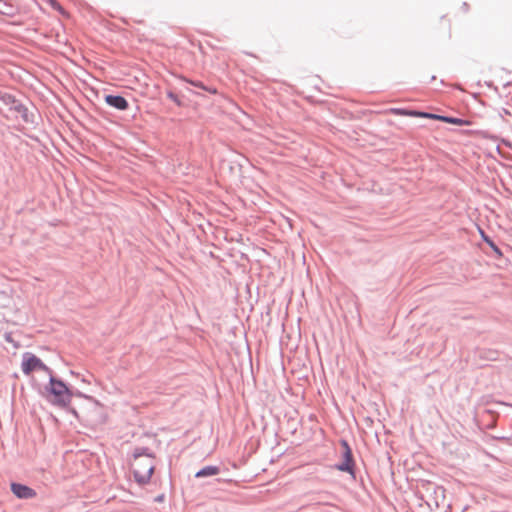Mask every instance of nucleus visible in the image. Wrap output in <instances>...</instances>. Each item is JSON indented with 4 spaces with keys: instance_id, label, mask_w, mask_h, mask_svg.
Listing matches in <instances>:
<instances>
[{
    "instance_id": "obj_1",
    "label": "nucleus",
    "mask_w": 512,
    "mask_h": 512,
    "mask_svg": "<svg viewBox=\"0 0 512 512\" xmlns=\"http://www.w3.org/2000/svg\"><path fill=\"white\" fill-rule=\"evenodd\" d=\"M155 469V455L148 448H135L131 470L137 483L143 485L150 481Z\"/></svg>"
},
{
    "instance_id": "obj_2",
    "label": "nucleus",
    "mask_w": 512,
    "mask_h": 512,
    "mask_svg": "<svg viewBox=\"0 0 512 512\" xmlns=\"http://www.w3.org/2000/svg\"><path fill=\"white\" fill-rule=\"evenodd\" d=\"M387 113L398 115V116H411V117H421V118H428V119H436L445 123H450L458 126L467 125L468 122L460 119V118H453V117H447V116H441L426 112H419V111H413V110H406L401 108H391L386 111Z\"/></svg>"
},
{
    "instance_id": "obj_3",
    "label": "nucleus",
    "mask_w": 512,
    "mask_h": 512,
    "mask_svg": "<svg viewBox=\"0 0 512 512\" xmlns=\"http://www.w3.org/2000/svg\"><path fill=\"white\" fill-rule=\"evenodd\" d=\"M49 391L53 396L51 402L54 405L66 407L70 404L72 400V393L62 381L51 377Z\"/></svg>"
},
{
    "instance_id": "obj_4",
    "label": "nucleus",
    "mask_w": 512,
    "mask_h": 512,
    "mask_svg": "<svg viewBox=\"0 0 512 512\" xmlns=\"http://www.w3.org/2000/svg\"><path fill=\"white\" fill-rule=\"evenodd\" d=\"M21 369L25 375H30L34 371L50 372L49 367L42 362L40 358L32 353H24L22 357Z\"/></svg>"
},
{
    "instance_id": "obj_5",
    "label": "nucleus",
    "mask_w": 512,
    "mask_h": 512,
    "mask_svg": "<svg viewBox=\"0 0 512 512\" xmlns=\"http://www.w3.org/2000/svg\"><path fill=\"white\" fill-rule=\"evenodd\" d=\"M344 447V461L338 465H336V469L342 472H348L350 474H354V461L352 456V451L347 444V442H343Z\"/></svg>"
},
{
    "instance_id": "obj_6",
    "label": "nucleus",
    "mask_w": 512,
    "mask_h": 512,
    "mask_svg": "<svg viewBox=\"0 0 512 512\" xmlns=\"http://www.w3.org/2000/svg\"><path fill=\"white\" fill-rule=\"evenodd\" d=\"M11 491L13 492V494L16 497H18L20 499H31L36 496L35 490H33L32 488H30L26 485L19 484V483H12Z\"/></svg>"
},
{
    "instance_id": "obj_7",
    "label": "nucleus",
    "mask_w": 512,
    "mask_h": 512,
    "mask_svg": "<svg viewBox=\"0 0 512 512\" xmlns=\"http://www.w3.org/2000/svg\"><path fill=\"white\" fill-rule=\"evenodd\" d=\"M105 102L118 110H126L128 108V102L122 96L107 95L105 97Z\"/></svg>"
},
{
    "instance_id": "obj_8",
    "label": "nucleus",
    "mask_w": 512,
    "mask_h": 512,
    "mask_svg": "<svg viewBox=\"0 0 512 512\" xmlns=\"http://www.w3.org/2000/svg\"><path fill=\"white\" fill-rule=\"evenodd\" d=\"M218 473H219L218 467L207 466V467H204L203 469L199 470L195 476L197 478H201V477H207V476H214V475H217Z\"/></svg>"
},
{
    "instance_id": "obj_9",
    "label": "nucleus",
    "mask_w": 512,
    "mask_h": 512,
    "mask_svg": "<svg viewBox=\"0 0 512 512\" xmlns=\"http://www.w3.org/2000/svg\"><path fill=\"white\" fill-rule=\"evenodd\" d=\"M190 84H192L195 87H199L201 89H204L212 94H216L217 90L213 88H207L202 82L199 81H188Z\"/></svg>"
},
{
    "instance_id": "obj_10",
    "label": "nucleus",
    "mask_w": 512,
    "mask_h": 512,
    "mask_svg": "<svg viewBox=\"0 0 512 512\" xmlns=\"http://www.w3.org/2000/svg\"><path fill=\"white\" fill-rule=\"evenodd\" d=\"M53 9L60 12L61 14H65V10L56 0H45Z\"/></svg>"
},
{
    "instance_id": "obj_11",
    "label": "nucleus",
    "mask_w": 512,
    "mask_h": 512,
    "mask_svg": "<svg viewBox=\"0 0 512 512\" xmlns=\"http://www.w3.org/2000/svg\"><path fill=\"white\" fill-rule=\"evenodd\" d=\"M168 97L173 100L177 105H181V102L179 101L178 97L174 95L173 93H169Z\"/></svg>"
},
{
    "instance_id": "obj_12",
    "label": "nucleus",
    "mask_w": 512,
    "mask_h": 512,
    "mask_svg": "<svg viewBox=\"0 0 512 512\" xmlns=\"http://www.w3.org/2000/svg\"><path fill=\"white\" fill-rule=\"evenodd\" d=\"M3 0H0V2H2Z\"/></svg>"
}]
</instances>
